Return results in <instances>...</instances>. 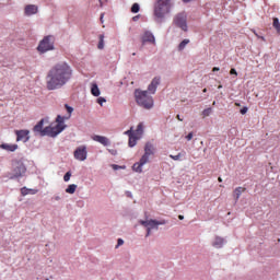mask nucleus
Returning <instances> with one entry per match:
<instances>
[{
  "instance_id": "17",
  "label": "nucleus",
  "mask_w": 280,
  "mask_h": 280,
  "mask_svg": "<svg viewBox=\"0 0 280 280\" xmlns=\"http://www.w3.org/2000/svg\"><path fill=\"white\" fill-rule=\"evenodd\" d=\"M0 148L7 152H16V150H19V144L2 143Z\"/></svg>"
},
{
  "instance_id": "46",
  "label": "nucleus",
  "mask_w": 280,
  "mask_h": 280,
  "mask_svg": "<svg viewBox=\"0 0 280 280\" xmlns=\"http://www.w3.org/2000/svg\"><path fill=\"white\" fill-rule=\"evenodd\" d=\"M254 34H255V36H257V38H259V35H258V34H256V32H254Z\"/></svg>"
},
{
  "instance_id": "8",
  "label": "nucleus",
  "mask_w": 280,
  "mask_h": 280,
  "mask_svg": "<svg viewBox=\"0 0 280 280\" xmlns=\"http://www.w3.org/2000/svg\"><path fill=\"white\" fill-rule=\"evenodd\" d=\"M27 168L23 162H15L10 178H23Z\"/></svg>"
},
{
  "instance_id": "32",
  "label": "nucleus",
  "mask_w": 280,
  "mask_h": 280,
  "mask_svg": "<svg viewBox=\"0 0 280 280\" xmlns=\"http://www.w3.org/2000/svg\"><path fill=\"white\" fill-rule=\"evenodd\" d=\"M105 102H106V98H104V97L97 98V104H100V106H102Z\"/></svg>"
},
{
  "instance_id": "31",
  "label": "nucleus",
  "mask_w": 280,
  "mask_h": 280,
  "mask_svg": "<svg viewBox=\"0 0 280 280\" xmlns=\"http://www.w3.org/2000/svg\"><path fill=\"white\" fill-rule=\"evenodd\" d=\"M30 191H32V189H27V187L21 188L22 196H27V194H30Z\"/></svg>"
},
{
  "instance_id": "50",
  "label": "nucleus",
  "mask_w": 280,
  "mask_h": 280,
  "mask_svg": "<svg viewBox=\"0 0 280 280\" xmlns=\"http://www.w3.org/2000/svg\"><path fill=\"white\" fill-rule=\"evenodd\" d=\"M46 280H49V278H46Z\"/></svg>"
},
{
  "instance_id": "34",
  "label": "nucleus",
  "mask_w": 280,
  "mask_h": 280,
  "mask_svg": "<svg viewBox=\"0 0 280 280\" xmlns=\"http://www.w3.org/2000/svg\"><path fill=\"white\" fill-rule=\"evenodd\" d=\"M119 246H124V240L118 238L116 248H119Z\"/></svg>"
},
{
  "instance_id": "27",
  "label": "nucleus",
  "mask_w": 280,
  "mask_h": 280,
  "mask_svg": "<svg viewBox=\"0 0 280 280\" xmlns=\"http://www.w3.org/2000/svg\"><path fill=\"white\" fill-rule=\"evenodd\" d=\"M139 10H140L139 3H133L131 7V12L133 14H137V12H139Z\"/></svg>"
},
{
  "instance_id": "23",
  "label": "nucleus",
  "mask_w": 280,
  "mask_h": 280,
  "mask_svg": "<svg viewBox=\"0 0 280 280\" xmlns=\"http://www.w3.org/2000/svg\"><path fill=\"white\" fill-rule=\"evenodd\" d=\"M273 28L276 30L277 34L280 36V23H279V18H273Z\"/></svg>"
},
{
  "instance_id": "44",
  "label": "nucleus",
  "mask_w": 280,
  "mask_h": 280,
  "mask_svg": "<svg viewBox=\"0 0 280 280\" xmlns=\"http://www.w3.org/2000/svg\"><path fill=\"white\" fill-rule=\"evenodd\" d=\"M219 183H222V177H218Z\"/></svg>"
},
{
  "instance_id": "20",
  "label": "nucleus",
  "mask_w": 280,
  "mask_h": 280,
  "mask_svg": "<svg viewBox=\"0 0 280 280\" xmlns=\"http://www.w3.org/2000/svg\"><path fill=\"white\" fill-rule=\"evenodd\" d=\"M212 246L214 248H222V246H224V238L215 236L214 241L212 242Z\"/></svg>"
},
{
  "instance_id": "26",
  "label": "nucleus",
  "mask_w": 280,
  "mask_h": 280,
  "mask_svg": "<svg viewBox=\"0 0 280 280\" xmlns=\"http://www.w3.org/2000/svg\"><path fill=\"white\" fill-rule=\"evenodd\" d=\"M187 45H189V39H184V40L178 45V51H183V49H185V47H187Z\"/></svg>"
},
{
  "instance_id": "24",
  "label": "nucleus",
  "mask_w": 280,
  "mask_h": 280,
  "mask_svg": "<svg viewBox=\"0 0 280 280\" xmlns=\"http://www.w3.org/2000/svg\"><path fill=\"white\" fill-rule=\"evenodd\" d=\"M75 189H78V185L75 184L69 185L68 188L66 189V194H75Z\"/></svg>"
},
{
  "instance_id": "3",
  "label": "nucleus",
  "mask_w": 280,
  "mask_h": 280,
  "mask_svg": "<svg viewBox=\"0 0 280 280\" xmlns=\"http://www.w3.org/2000/svg\"><path fill=\"white\" fill-rule=\"evenodd\" d=\"M172 10V0H158L154 7V16L158 23H163L165 14H170Z\"/></svg>"
},
{
  "instance_id": "28",
  "label": "nucleus",
  "mask_w": 280,
  "mask_h": 280,
  "mask_svg": "<svg viewBox=\"0 0 280 280\" xmlns=\"http://www.w3.org/2000/svg\"><path fill=\"white\" fill-rule=\"evenodd\" d=\"M211 113H212L211 107L206 108V109H203V112H202V116H203V117H209V115H211Z\"/></svg>"
},
{
  "instance_id": "49",
  "label": "nucleus",
  "mask_w": 280,
  "mask_h": 280,
  "mask_svg": "<svg viewBox=\"0 0 280 280\" xmlns=\"http://www.w3.org/2000/svg\"><path fill=\"white\" fill-rule=\"evenodd\" d=\"M219 89H222V85H219Z\"/></svg>"
},
{
  "instance_id": "39",
  "label": "nucleus",
  "mask_w": 280,
  "mask_h": 280,
  "mask_svg": "<svg viewBox=\"0 0 280 280\" xmlns=\"http://www.w3.org/2000/svg\"><path fill=\"white\" fill-rule=\"evenodd\" d=\"M212 71H213V72L220 71V68H219V67H214V68L212 69Z\"/></svg>"
},
{
  "instance_id": "2",
  "label": "nucleus",
  "mask_w": 280,
  "mask_h": 280,
  "mask_svg": "<svg viewBox=\"0 0 280 280\" xmlns=\"http://www.w3.org/2000/svg\"><path fill=\"white\" fill-rule=\"evenodd\" d=\"M45 126V119L39 120L35 127L33 128V131L35 135H39V137H58L65 128H67V125H65V117L58 115L56 118V124H50L48 127L43 128Z\"/></svg>"
},
{
  "instance_id": "12",
  "label": "nucleus",
  "mask_w": 280,
  "mask_h": 280,
  "mask_svg": "<svg viewBox=\"0 0 280 280\" xmlns=\"http://www.w3.org/2000/svg\"><path fill=\"white\" fill-rule=\"evenodd\" d=\"M159 84H161V77H155L148 86L149 93L154 95V93H156Z\"/></svg>"
},
{
  "instance_id": "9",
  "label": "nucleus",
  "mask_w": 280,
  "mask_h": 280,
  "mask_svg": "<svg viewBox=\"0 0 280 280\" xmlns=\"http://www.w3.org/2000/svg\"><path fill=\"white\" fill-rule=\"evenodd\" d=\"M174 23L180 30L187 32V15L185 13H178L174 19Z\"/></svg>"
},
{
  "instance_id": "33",
  "label": "nucleus",
  "mask_w": 280,
  "mask_h": 280,
  "mask_svg": "<svg viewBox=\"0 0 280 280\" xmlns=\"http://www.w3.org/2000/svg\"><path fill=\"white\" fill-rule=\"evenodd\" d=\"M186 139L187 141H191L194 139V132H189L187 136H186Z\"/></svg>"
},
{
  "instance_id": "35",
  "label": "nucleus",
  "mask_w": 280,
  "mask_h": 280,
  "mask_svg": "<svg viewBox=\"0 0 280 280\" xmlns=\"http://www.w3.org/2000/svg\"><path fill=\"white\" fill-rule=\"evenodd\" d=\"M248 113V107H243L241 109V115H246Z\"/></svg>"
},
{
  "instance_id": "7",
  "label": "nucleus",
  "mask_w": 280,
  "mask_h": 280,
  "mask_svg": "<svg viewBox=\"0 0 280 280\" xmlns=\"http://www.w3.org/2000/svg\"><path fill=\"white\" fill-rule=\"evenodd\" d=\"M142 226H145L147 229V237H150V233H152V229H159L160 225L166 224L165 220L163 221H156V220H140L139 221Z\"/></svg>"
},
{
  "instance_id": "13",
  "label": "nucleus",
  "mask_w": 280,
  "mask_h": 280,
  "mask_svg": "<svg viewBox=\"0 0 280 280\" xmlns=\"http://www.w3.org/2000/svg\"><path fill=\"white\" fill-rule=\"evenodd\" d=\"M125 135H128L129 137V148H135V145H137V141L141 139L132 133V127L129 130L125 131Z\"/></svg>"
},
{
  "instance_id": "37",
  "label": "nucleus",
  "mask_w": 280,
  "mask_h": 280,
  "mask_svg": "<svg viewBox=\"0 0 280 280\" xmlns=\"http://www.w3.org/2000/svg\"><path fill=\"white\" fill-rule=\"evenodd\" d=\"M119 168H121V166H119V165H117V164H114V165H113V170H119Z\"/></svg>"
},
{
  "instance_id": "30",
  "label": "nucleus",
  "mask_w": 280,
  "mask_h": 280,
  "mask_svg": "<svg viewBox=\"0 0 280 280\" xmlns=\"http://www.w3.org/2000/svg\"><path fill=\"white\" fill-rule=\"evenodd\" d=\"M63 180L65 183H69V180H71V172H67L63 176Z\"/></svg>"
},
{
  "instance_id": "38",
  "label": "nucleus",
  "mask_w": 280,
  "mask_h": 280,
  "mask_svg": "<svg viewBox=\"0 0 280 280\" xmlns=\"http://www.w3.org/2000/svg\"><path fill=\"white\" fill-rule=\"evenodd\" d=\"M101 23H104V13L101 14Z\"/></svg>"
},
{
  "instance_id": "18",
  "label": "nucleus",
  "mask_w": 280,
  "mask_h": 280,
  "mask_svg": "<svg viewBox=\"0 0 280 280\" xmlns=\"http://www.w3.org/2000/svg\"><path fill=\"white\" fill-rule=\"evenodd\" d=\"M244 191H246V188L240 186L236 187L233 191V198L234 200L237 202V200H240V197L244 194Z\"/></svg>"
},
{
  "instance_id": "1",
  "label": "nucleus",
  "mask_w": 280,
  "mask_h": 280,
  "mask_svg": "<svg viewBox=\"0 0 280 280\" xmlns=\"http://www.w3.org/2000/svg\"><path fill=\"white\" fill-rule=\"evenodd\" d=\"M73 70L67 62H59L55 65L47 73L46 88L48 91H56L62 89L65 84L71 80Z\"/></svg>"
},
{
  "instance_id": "25",
  "label": "nucleus",
  "mask_w": 280,
  "mask_h": 280,
  "mask_svg": "<svg viewBox=\"0 0 280 280\" xmlns=\"http://www.w3.org/2000/svg\"><path fill=\"white\" fill-rule=\"evenodd\" d=\"M97 49H104V34L98 35Z\"/></svg>"
},
{
  "instance_id": "19",
  "label": "nucleus",
  "mask_w": 280,
  "mask_h": 280,
  "mask_svg": "<svg viewBox=\"0 0 280 280\" xmlns=\"http://www.w3.org/2000/svg\"><path fill=\"white\" fill-rule=\"evenodd\" d=\"M132 135L138 137L139 139L143 137V122H139L136 130L132 129Z\"/></svg>"
},
{
  "instance_id": "15",
  "label": "nucleus",
  "mask_w": 280,
  "mask_h": 280,
  "mask_svg": "<svg viewBox=\"0 0 280 280\" xmlns=\"http://www.w3.org/2000/svg\"><path fill=\"white\" fill-rule=\"evenodd\" d=\"M38 12V7L34 4H28L24 9V14L26 16H32V14H36Z\"/></svg>"
},
{
  "instance_id": "5",
  "label": "nucleus",
  "mask_w": 280,
  "mask_h": 280,
  "mask_svg": "<svg viewBox=\"0 0 280 280\" xmlns=\"http://www.w3.org/2000/svg\"><path fill=\"white\" fill-rule=\"evenodd\" d=\"M135 98L138 106H142L147 110H150L154 106V100L148 94V91L136 90Z\"/></svg>"
},
{
  "instance_id": "21",
  "label": "nucleus",
  "mask_w": 280,
  "mask_h": 280,
  "mask_svg": "<svg viewBox=\"0 0 280 280\" xmlns=\"http://www.w3.org/2000/svg\"><path fill=\"white\" fill-rule=\"evenodd\" d=\"M91 93L94 97H100L101 95L100 88L95 83L92 84Z\"/></svg>"
},
{
  "instance_id": "10",
  "label": "nucleus",
  "mask_w": 280,
  "mask_h": 280,
  "mask_svg": "<svg viewBox=\"0 0 280 280\" xmlns=\"http://www.w3.org/2000/svg\"><path fill=\"white\" fill-rule=\"evenodd\" d=\"M73 154L77 161H86V156H88L86 147L85 145L78 147Z\"/></svg>"
},
{
  "instance_id": "47",
  "label": "nucleus",
  "mask_w": 280,
  "mask_h": 280,
  "mask_svg": "<svg viewBox=\"0 0 280 280\" xmlns=\"http://www.w3.org/2000/svg\"><path fill=\"white\" fill-rule=\"evenodd\" d=\"M258 38H261V40H266V38H264V37H261V36H259Z\"/></svg>"
},
{
  "instance_id": "22",
  "label": "nucleus",
  "mask_w": 280,
  "mask_h": 280,
  "mask_svg": "<svg viewBox=\"0 0 280 280\" xmlns=\"http://www.w3.org/2000/svg\"><path fill=\"white\" fill-rule=\"evenodd\" d=\"M65 106H66L68 116H63V124L66 119H71V115L73 113V107L69 106L68 104H66Z\"/></svg>"
},
{
  "instance_id": "14",
  "label": "nucleus",
  "mask_w": 280,
  "mask_h": 280,
  "mask_svg": "<svg viewBox=\"0 0 280 280\" xmlns=\"http://www.w3.org/2000/svg\"><path fill=\"white\" fill-rule=\"evenodd\" d=\"M141 40H142V45H145V43H151L152 45L155 44L154 35L149 31L143 33Z\"/></svg>"
},
{
  "instance_id": "43",
  "label": "nucleus",
  "mask_w": 280,
  "mask_h": 280,
  "mask_svg": "<svg viewBox=\"0 0 280 280\" xmlns=\"http://www.w3.org/2000/svg\"><path fill=\"white\" fill-rule=\"evenodd\" d=\"M235 106L240 107V106H242V104H240V103H235Z\"/></svg>"
},
{
  "instance_id": "42",
  "label": "nucleus",
  "mask_w": 280,
  "mask_h": 280,
  "mask_svg": "<svg viewBox=\"0 0 280 280\" xmlns=\"http://www.w3.org/2000/svg\"><path fill=\"white\" fill-rule=\"evenodd\" d=\"M179 220H185V217L183 214L178 215Z\"/></svg>"
},
{
  "instance_id": "6",
  "label": "nucleus",
  "mask_w": 280,
  "mask_h": 280,
  "mask_svg": "<svg viewBox=\"0 0 280 280\" xmlns=\"http://www.w3.org/2000/svg\"><path fill=\"white\" fill-rule=\"evenodd\" d=\"M56 43V37L54 35L45 36L37 46V51L39 54H47V51H54V44Z\"/></svg>"
},
{
  "instance_id": "45",
  "label": "nucleus",
  "mask_w": 280,
  "mask_h": 280,
  "mask_svg": "<svg viewBox=\"0 0 280 280\" xmlns=\"http://www.w3.org/2000/svg\"><path fill=\"white\" fill-rule=\"evenodd\" d=\"M202 93H207V88H205V89L202 90Z\"/></svg>"
},
{
  "instance_id": "48",
  "label": "nucleus",
  "mask_w": 280,
  "mask_h": 280,
  "mask_svg": "<svg viewBox=\"0 0 280 280\" xmlns=\"http://www.w3.org/2000/svg\"><path fill=\"white\" fill-rule=\"evenodd\" d=\"M132 56H137V54H136V52H133V54H132Z\"/></svg>"
},
{
  "instance_id": "41",
  "label": "nucleus",
  "mask_w": 280,
  "mask_h": 280,
  "mask_svg": "<svg viewBox=\"0 0 280 280\" xmlns=\"http://www.w3.org/2000/svg\"><path fill=\"white\" fill-rule=\"evenodd\" d=\"M176 119H178V121H183V118H180V115H177Z\"/></svg>"
},
{
  "instance_id": "29",
  "label": "nucleus",
  "mask_w": 280,
  "mask_h": 280,
  "mask_svg": "<svg viewBox=\"0 0 280 280\" xmlns=\"http://www.w3.org/2000/svg\"><path fill=\"white\" fill-rule=\"evenodd\" d=\"M180 156H183V153H178L177 155H170V159H172L173 161H180Z\"/></svg>"
},
{
  "instance_id": "11",
  "label": "nucleus",
  "mask_w": 280,
  "mask_h": 280,
  "mask_svg": "<svg viewBox=\"0 0 280 280\" xmlns=\"http://www.w3.org/2000/svg\"><path fill=\"white\" fill-rule=\"evenodd\" d=\"M16 141H23V143H27L30 141V130L27 129H22V130H16Z\"/></svg>"
},
{
  "instance_id": "16",
  "label": "nucleus",
  "mask_w": 280,
  "mask_h": 280,
  "mask_svg": "<svg viewBox=\"0 0 280 280\" xmlns=\"http://www.w3.org/2000/svg\"><path fill=\"white\" fill-rule=\"evenodd\" d=\"M92 139L102 145H110V141L104 136H93Z\"/></svg>"
},
{
  "instance_id": "4",
  "label": "nucleus",
  "mask_w": 280,
  "mask_h": 280,
  "mask_svg": "<svg viewBox=\"0 0 280 280\" xmlns=\"http://www.w3.org/2000/svg\"><path fill=\"white\" fill-rule=\"evenodd\" d=\"M153 154L154 145L148 142L144 145V154L141 156L140 161L135 163L132 166L133 172H138L139 174H141V172H143V165H145V163H150V156H152Z\"/></svg>"
},
{
  "instance_id": "36",
  "label": "nucleus",
  "mask_w": 280,
  "mask_h": 280,
  "mask_svg": "<svg viewBox=\"0 0 280 280\" xmlns=\"http://www.w3.org/2000/svg\"><path fill=\"white\" fill-rule=\"evenodd\" d=\"M230 75H237V70H235L234 68H232L230 70Z\"/></svg>"
},
{
  "instance_id": "40",
  "label": "nucleus",
  "mask_w": 280,
  "mask_h": 280,
  "mask_svg": "<svg viewBox=\"0 0 280 280\" xmlns=\"http://www.w3.org/2000/svg\"><path fill=\"white\" fill-rule=\"evenodd\" d=\"M194 0H183L184 3H191Z\"/></svg>"
}]
</instances>
